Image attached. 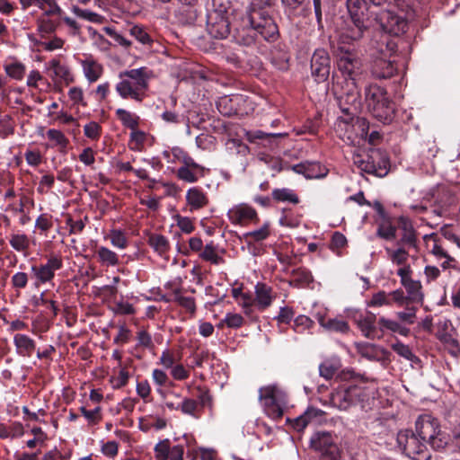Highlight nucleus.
Instances as JSON below:
<instances>
[{
	"label": "nucleus",
	"instance_id": "f257e3e1",
	"mask_svg": "<svg viewBox=\"0 0 460 460\" xmlns=\"http://www.w3.org/2000/svg\"><path fill=\"white\" fill-rule=\"evenodd\" d=\"M235 43L244 47L256 44L259 37L267 42H275L279 38V30L276 21L268 22L261 14L245 13L234 23L231 32Z\"/></svg>",
	"mask_w": 460,
	"mask_h": 460
},
{
	"label": "nucleus",
	"instance_id": "f03ea898",
	"mask_svg": "<svg viewBox=\"0 0 460 460\" xmlns=\"http://www.w3.org/2000/svg\"><path fill=\"white\" fill-rule=\"evenodd\" d=\"M417 429L422 438L429 441L433 450L460 453V422L451 429L450 433H447L442 430L438 419L429 414H423L417 419Z\"/></svg>",
	"mask_w": 460,
	"mask_h": 460
},
{
	"label": "nucleus",
	"instance_id": "7ed1b4c3",
	"mask_svg": "<svg viewBox=\"0 0 460 460\" xmlns=\"http://www.w3.org/2000/svg\"><path fill=\"white\" fill-rule=\"evenodd\" d=\"M347 16L340 35L343 44L355 45L369 32L371 19L369 6L364 0H346Z\"/></svg>",
	"mask_w": 460,
	"mask_h": 460
},
{
	"label": "nucleus",
	"instance_id": "20e7f679",
	"mask_svg": "<svg viewBox=\"0 0 460 460\" xmlns=\"http://www.w3.org/2000/svg\"><path fill=\"white\" fill-rule=\"evenodd\" d=\"M152 74L146 66L122 71L119 75L120 81L116 84V92L124 100L140 103L146 97Z\"/></svg>",
	"mask_w": 460,
	"mask_h": 460
},
{
	"label": "nucleus",
	"instance_id": "39448f33",
	"mask_svg": "<svg viewBox=\"0 0 460 460\" xmlns=\"http://www.w3.org/2000/svg\"><path fill=\"white\" fill-rule=\"evenodd\" d=\"M365 100L372 116L384 124H390L395 114L394 102L386 90L376 84L365 88Z\"/></svg>",
	"mask_w": 460,
	"mask_h": 460
},
{
	"label": "nucleus",
	"instance_id": "423d86ee",
	"mask_svg": "<svg viewBox=\"0 0 460 460\" xmlns=\"http://www.w3.org/2000/svg\"><path fill=\"white\" fill-rule=\"evenodd\" d=\"M353 164L363 172L385 177L390 170V159L385 150L376 147L359 149L353 155Z\"/></svg>",
	"mask_w": 460,
	"mask_h": 460
},
{
	"label": "nucleus",
	"instance_id": "0eeeda50",
	"mask_svg": "<svg viewBox=\"0 0 460 460\" xmlns=\"http://www.w3.org/2000/svg\"><path fill=\"white\" fill-rule=\"evenodd\" d=\"M340 85L341 88V92H336V94L338 106L343 115L338 118V122L349 125L360 111V87L353 82H349L348 85Z\"/></svg>",
	"mask_w": 460,
	"mask_h": 460
},
{
	"label": "nucleus",
	"instance_id": "6e6552de",
	"mask_svg": "<svg viewBox=\"0 0 460 460\" xmlns=\"http://www.w3.org/2000/svg\"><path fill=\"white\" fill-rule=\"evenodd\" d=\"M416 431L411 429L401 430L397 434V443L403 453L412 460H430L431 452L427 447L429 441L423 439L417 429Z\"/></svg>",
	"mask_w": 460,
	"mask_h": 460
},
{
	"label": "nucleus",
	"instance_id": "1a4fd4ad",
	"mask_svg": "<svg viewBox=\"0 0 460 460\" xmlns=\"http://www.w3.org/2000/svg\"><path fill=\"white\" fill-rule=\"evenodd\" d=\"M339 49L337 66L343 76V81L337 82L336 86L340 84L348 85L349 82L358 84L362 72L361 59L349 49H345L343 47Z\"/></svg>",
	"mask_w": 460,
	"mask_h": 460
},
{
	"label": "nucleus",
	"instance_id": "9d476101",
	"mask_svg": "<svg viewBox=\"0 0 460 460\" xmlns=\"http://www.w3.org/2000/svg\"><path fill=\"white\" fill-rule=\"evenodd\" d=\"M310 448L319 455L321 460L334 457L341 451L336 436L330 431H316L310 438Z\"/></svg>",
	"mask_w": 460,
	"mask_h": 460
},
{
	"label": "nucleus",
	"instance_id": "9b49d317",
	"mask_svg": "<svg viewBox=\"0 0 460 460\" xmlns=\"http://www.w3.org/2000/svg\"><path fill=\"white\" fill-rule=\"evenodd\" d=\"M63 267V261L60 255L51 254L48 257L45 264L31 266V272L36 278L35 286L39 287L51 281L55 277V271Z\"/></svg>",
	"mask_w": 460,
	"mask_h": 460
},
{
	"label": "nucleus",
	"instance_id": "f8f14e48",
	"mask_svg": "<svg viewBox=\"0 0 460 460\" xmlns=\"http://www.w3.org/2000/svg\"><path fill=\"white\" fill-rule=\"evenodd\" d=\"M377 20L382 30L388 35L399 36L408 28V22L404 17L389 10L381 12Z\"/></svg>",
	"mask_w": 460,
	"mask_h": 460
},
{
	"label": "nucleus",
	"instance_id": "ddd939ff",
	"mask_svg": "<svg viewBox=\"0 0 460 460\" xmlns=\"http://www.w3.org/2000/svg\"><path fill=\"white\" fill-rule=\"evenodd\" d=\"M331 70V59L323 49H316L311 58V74L317 83L325 82Z\"/></svg>",
	"mask_w": 460,
	"mask_h": 460
},
{
	"label": "nucleus",
	"instance_id": "4468645a",
	"mask_svg": "<svg viewBox=\"0 0 460 460\" xmlns=\"http://www.w3.org/2000/svg\"><path fill=\"white\" fill-rule=\"evenodd\" d=\"M207 31L215 39H226L232 31L228 16L209 12L207 18Z\"/></svg>",
	"mask_w": 460,
	"mask_h": 460
},
{
	"label": "nucleus",
	"instance_id": "2eb2a0df",
	"mask_svg": "<svg viewBox=\"0 0 460 460\" xmlns=\"http://www.w3.org/2000/svg\"><path fill=\"white\" fill-rule=\"evenodd\" d=\"M397 230L400 232L396 245L408 247V249L417 250L418 234L412 222L406 217H400L397 220Z\"/></svg>",
	"mask_w": 460,
	"mask_h": 460
},
{
	"label": "nucleus",
	"instance_id": "dca6fc26",
	"mask_svg": "<svg viewBox=\"0 0 460 460\" xmlns=\"http://www.w3.org/2000/svg\"><path fill=\"white\" fill-rule=\"evenodd\" d=\"M227 217L232 224L241 226H246L249 223H258L260 221L256 210L245 203L233 207L228 210Z\"/></svg>",
	"mask_w": 460,
	"mask_h": 460
},
{
	"label": "nucleus",
	"instance_id": "f3484780",
	"mask_svg": "<svg viewBox=\"0 0 460 460\" xmlns=\"http://www.w3.org/2000/svg\"><path fill=\"white\" fill-rule=\"evenodd\" d=\"M326 413L321 409L310 406L306 411L292 421V427L296 431H303L309 424H321Z\"/></svg>",
	"mask_w": 460,
	"mask_h": 460
},
{
	"label": "nucleus",
	"instance_id": "a211bd4d",
	"mask_svg": "<svg viewBox=\"0 0 460 460\" xmlns=\"http://www.w3.org/2000/svg\"><path fill=\"white\" fill-rule=\"evenodd\" d=\"M370 71L376 79H389L397 73V67L394 61L385 57H377L373 60Z\"/></svg>",
	"mask_w": 460,
	"mask_h": 460
},
{
	"label": "nucleus",
	"instance_id": "6ab92c4d",
	"mask_svg": "<svg viewBox=\"0 0 460 460\" xmlns=\"http://www.w3.org/2000/svg\"><path fill=\"white\" fill-rule=\"evenodd\" d=\"M354 321L366 338L374 340L382 336V334H378L379 329L376 324V316L375 314L371 312H367L366 315L360 314L358 317H354Z\"/></svg>",
	"mask_w": 460,
	"mask_h": 460
},
{
	"label": "nucleus",
	"instance_id": "aec40b11",
	"mask_svg": "<svg viewBox=\"0 0 460 460\" xmlns=\"http://www.w3.org/2000/svg\"><path fill=\"white\" fill-rule=\"evenodd\" d=\"M292 170L298 174H303L307 179L323 178L328 173V170L319 162H302L293 165Z\"/></svg>",
	"mask_w": 460,
	"mask_h": 460
},
{
	"label": "nucleus",
	"instance_id": "412c9836",
	"mask_svg": "<svg viewBox=\"0 0 460 460\" xmlns=\"http://www.w3.org/2000/svg\"><path fill=\"white\" fill-rule=\"evenodd\" d=\"M255 293V306L261 311H264L272 305L276 298V294L273 288L266 283L258 282L254 287Z\"/></svg>",
	"mask_w": 460,
	"mask_h": 460
},
{
	"label": "nucleus",
	"instance_id": "4be33fe9",
	"mask_svg": "<svg viewBox=\"0 0 460 460\" xmlns=\"http://www.w3.org/2000/svg\"><path fill=\"white\" fill-rule=\"evenodd\" d=\"M358 353L370 361H389L390 352L374 344L361 343L357 345Z\"/></svg>",
	"mask_w": 460,
	"mask_h": 460
},
{
	"label": "nucleus",
	"instance_id": "5701e85b",
	"mask_svg": "<svg viewBox=\"0 0 460 460\" xmlns=\"http://www.w3.org/2000/svg\"><path fill=\"white\" fill-rule=\"evenodd\" d=\"M243 101L242 95H226L218 99L217 108L223 116L231 117L238 113V106Z\"/></svg>",
	"mask_w": 460,
	"mask_h": 460
},
{
	"label": "nucleus",
	"instance_id": "b1692460",
	"mask_svg": "<svg viewBox=\"0 0 460 460\" xmlns=\"http://www.w3.org/2000/svg\"><path fill=\"white\" fill-rule=\"evenodd\" d=\"M357 390V386H349L345 389L338 390L331 394V403L340 410H347L353 403V392Z\"/></svg>",
	"mask_w": 460,
	"mask_h": 460
},
{
	"label": "nucleus",
	"instance_id": "393cba45",
	"mask_svg": "<svg viewBox=\"0 0 460 460\" xmlns=\"http://www.w3.org/2000/svg\"><path fill=\"white\" fill-rule=\"evenodd\" d=\"M64 11L59 14H54L46 18H37L38 31L41 33L51 34L62 28V18Z\"/></svg>",
	"mask_w": 460,
	"mask_h": 460
},
{
	"label": "nucleus",
	"instance_id": "a878e982",
	"mask_svg": "<svg viewBox=\"0 0 460 460\" xmlns=\"http://www.w3.org/2000/svg\"><path fill=\"white\" fill-rule=\"evenodd\" d=\"M276 0H252L246 11L251 13L261 14L262 19L268 22L275 21L271 7Z\"/></svg>",
	"mask_w": 460,
	"mask_h": 460
},
{
	"label": "nucleus",
	"instance_id": "bb28decb",
	"mask_svg": "<svg viewBox=\"0 0 460 460\" xmlns=\"http://www.w3.org/2000/svg\"><path fill=\"white\" fill-rule=\"evenodd\" d=\"M186 201L190 211H193L205 208L208 204V198L200 188L192 187L187 190Z\"/></svg>",
	"mask_w": 460,
	"mask_h": 460
},
{
	"label": "nucleus",
	"instance_id": "cd10ccee",
	"mask_svg": "<svg viewBox=\"0 0 460 460\" xmlns=\"http://www.w3.org/2000/svg\"><path fill=\"white\" fill-rule=\"evenodd\" d=\"M13 344L17 354L22 357H31L36 349L35 341L26 334L16 333L13 336Z\"/></svg>",
	"mask_w": 460,
	"mask_h": 460
},
{
	"label": "nucleus",
	"instance_id": "c85d7f7f",
	"mask_svg": "<svg viewBox=\"0 0 460 460\" xmlns=\"http://www.w3.org/2000/svg\"><path fill=\"white\" fill-rule=\"evenodd\" d=\"M259 400L264 401L267 407H270V410L274 417H281L283 415V410L277 404V399L275 396V388L271 386L262 387L260 389Z\"/></svg>",
	"mask_w": 460,
	"mask_h": 460
},
{
	"label": "nucleus",
	"instance_id": "c756f323",
	"mask_svg": "<svg viewBox=\"0 0 460 460\" xmlns=\"http://www.w3.org/2000/svg\"><path fill=\"white\" fill-rule=\"evenodd\" d=\"M379 332L383 334L385 332L389 331L394 333H398L403 337H408L411 333L410 328L401 323L380 317L377 322Z\"/></svg>",
	"mask_w": 460,
	"mask_h": 460
},
{
	"label": "nucleus",
	"instance_id": "7c9ffc66",
	"mask_svg": "<svg viewBox=\"0 0 460 460\" xmlns=\"http://www.w3.org/2000/svg\"><path fill=\"white\" fill-rule=\"evenodd\" d=\"M292 279L288 281L291 287L303 288L309 286L314 281V278L310 270L305 268H297L291 271Z\"/></svg>",
	"mask_w": 460,
	"mask_h": 460
},
{
	"label": "nucleus",
	"instance_id": "2f4dec72",
	"mask_svg": "<svg viewBox=\"0 0 460 460\" xmlns=\"http://www.w3.org/2000/svg\"><path fill=\"white\" fill-rule=\"evenodd\" d=\"M176 176L181 181L189 183H194L205 176V168L202 165H199V169H192L190 167H179L176 172Z\"/></svg>",
	"mask_w": 460,
	"mask_h": 460
},
{
	"label": "nucleus",
	"instance_id": "473e14b6",
	"mask_svg": "<svg viewBox=\"0 0 460 460\" xmlns=\"http://www.w3.org/2000/svg\"><path fill=\"white\" fill-rule=\"evenodd\" d=\"M290 54L280 47H275L271 51V64L281 71H287L289 68Z\"/></svg>",
	"mask_w": 460,
	"mask_h": 460
},
{
	"label": "nucleus",
	"instance_id": "72a5a7b5",
	"mask_svg": "<svg viewBox=\"0 0 460 460\" xmlns=\"http://www.w3.org/2000/svg\"><path fill=\"white\" fill-rule=\"evenodd\" d=\"M95 254L98 261L104 267H114L119 262L118 254L105 246L97 247Z\"/></svg>",
	"mask_w": 460,
	"mask_h": 460
},
{
	"label": "nucleus",
	"instance_id": "f704fd0d",
	"mask_svg": "<svg viewBox=\"0 0 460 460\" xmlns=\"http://www.w3.org/2000/svg\"><path fill=\"white\" fill-rule=\"evenodd\" d=\"M341 367L339 358H329L319 366V374L326 380H331Z\"/></svg>",
	"mask_w": 460,
	"mask_h": 460
},
{
	"label": "nucleus",
	"instance_id": "c9c22d12",
	"mask_svg": "<svg viewBox=\"0 0 460 460\" xmlns=\"http://www.w3.org/2000/svg\"><path fill=\"white\" fill-rule=\"evenodd\" d=\"M147 243L159 255H164L170 250V243L168 239L160 234H150L148 236Z\"/></svg>",
	"mask_w": 460,
	"mask_h": 460
},
{
	"label": "nucleus",
	"instance_id": "e433bc0d",
	"mask_svg": "<svg viewBox=\"0 0 460 460\" xmlns=\"http://www.w3.org/2000/svg\"><path fill=\"white\" fill-rule=\"evenodd\" d=\"M83 68L85 77L90 83L97 81L103 73V67L94 60L83 61Z\"/></svg>",
	"mask_w": 460,
	"mask_h": 460
},
{
	"label": "nucleus",
	"instance_id": "4c0bfd02",
	"mask_svg": "<svg viewBox=\"0 0 460 460\" xmlns=\"http://www.w3.org/2000/svg\"><path fill=\"white\" fill-rule=\"evenodd\" d=\"M24 429L21 422L14 421L10 426L0 423V438H16L23 435Z\"/></svg>",
	"mask_w": 460,
	"mask_h": 460
},
{
	"label": "nucleus",
	"instance_id": "58836bf2",
	"mask_svg": "<svg viewBox=\"0 0 460 460\" xmlns=\"http://www.w3.org/2000/svg\"><path fill=\"white\" fill-rule=\"evenodd\" d=\"M116 116L121 124L129 129H136L139 125V117L130 111L119 108L116 111Z\"/></svg>",
	"mask_w": 460,
	"mask_h": 460
},
{
	"label": "nucleus",
	"instance_id": "ea45409f",
	"mask_svg": "<svg viewBox=\"0 0 460 460\" xmlns=\"http://www.w3.org/2000/svg\"><path fill=\"white\" fill-rule=\"evenodd\" d=\"M49 68L53 69L54 75L60 77L66 84L74 82V77L67 66L60 63L59 59L53 58L49 61Z\"/></svg>",
	"mask_w": 460,
	"mask_h": 460
},
{
	"label": "nucleus",
	"instance_id": "a19ab883",
	"mask_svg": "<svg viewBox=\"0 0 460 460\" xmlns=\"http://www.w3.org/2000/svg\"><path fill=\"white\" fill-rule=\"evenodd\" d=\"M71 11L77 18L93 23H102L104 21V17L102 15L88 9H82L77 5H73L71 7Z\"/></svg>",
	"mask_w": 460,
	"mask_h": 460
},
{
	"label": "nucleus",
	"instance_id": "79ce46f5",
	"mask_svg": "<svg viewBox=\"0 0 460 460\" xmlns=\"http://www.w3.org/2000/svg\"><path fill=\"white\" fill-rule=\"evenodd\" d=\"M402 285L405 288L408 293V298L411 302H422L423 295L420 291L421 285L420 281L413 280L412 279H408Z\"/></svg>",
	"mask_w": 460,
	"mask_h": 460
},
{
	"label": "nucleus",
	"instance_id": "37998d69",
	"mask_svg": "<svg viewBox=\"0 0 460 460\" xmlns=\"http://www.w3.org/2000/svg\"><path fill=\"white\" fill-rule=\"evenodd\" d=\"M272 199L277 202L299 203L298 196L292 190L288 188L274 189L272 190Z\"/></svg>",
	"mask_w": 460,
	"mask_h": 460
},
{
	"label": "nucleus",
	"instance_id": "c03bdc74",
	"mask_svg": "<svg viewBox=\"0 0 460 460\" xmlns=\"http://www.w3.org/2000/svg\"><path fill=\"white\" fill-rule=\"evenodd\" d=\"M396 246L397 248L395 250L385 248V252L393 263L396 265H404L408 260L410 249L401 245Z\"/></svg>",
	"mask_w": 460,
	"mask_h": 460
},
{
	"label": "nucleus",
	"instance_id": "a18cd8bd",
	"mask_svg": "<svg viewBox=\"0 0 460 460\" xmlns=\"http://www.w3.org/2000/svg\"><path fill=\"white\" fill-rule=\"evenodd\" d=\"M391 348L395 353L406 360L412 363L420 362V358L412 352L411 349L408 345L397 341L395 343L391 345Z\"/></svg>",
	"mask_w": 460,
	"mask_h": 460
},
{
	"label": "nucleus",
	"instance_id": "49530a36",
	"mask_svg": "<svg viewBox=\"0 0 460 460\" xmlns=\"http://www.w3.org/2000/svg\"><path fill=\"white\" fill-rule=\"evenodd\" d=\"M378 45L379 52L382 55L381 57L385 58H386V56H391L394 53H395L398 48L396 40L391 38V35L383 36Z\"/></svg>",
	"mask_w": 460,
	"mask_h": 460
},
{
	"label": "nucleus",
	"instance_id": "de8ad7c7",
	"mask_svg": "<svg viewBox=\"0 0 460 460\" xmlns=\"http://www.w3.org/2000/svg\"><path fill=\"white\" fill-rule=\"evenodd\" d=\"M270 234V224L265 222L259 229L244 234L246 241L261 242L267 239Z\"/></svg>",
	"mask_w": 460,
	"mask_h": 460
},
{
	"label": "nucleus",
	"instance_id": "09e8293b",
	"mask_svg": "<svg viewBox=\"0 0 460 460\" xmlns=\"http://www.w3.org/2000/svg\"><path fill=\"white\" fill-rule=\"evenodd\" d=\"M397 228V226H393L390 222L384 220L377 227L376 235L386 241L394 240L396 237Z\"/></svg>",
	"mask_w": 460,
	"mask_h": 460
},
{
	"label": "nucleus",
	"instance_id": "8fccbe9b",
	"mask_svg": "<svg viewBox=\"0 0 460 460\" xmlns=\"http://www.w3.org/2000/svg\"><path fill=\"white\" fill-rule=\"evenodd\" d=\"M39 7L42 13L38 18H46L53 16L54 14H59L60 11H62L61 7L55 0H42Z\"/></svg>",
	"mask_w": 460,
	"mask_h": 460
},
{
	"label": "nucleus",
	"instance_id": "3c124183",
	"mask_svg": "<svg viewBox=\"0 0 460 460\" xmlns=\"http://www.w3.org/2000/svg\"><path fill=\"white\" fill-rule=\"evenodd\" d=\"M172 155L180 163L182 164L181 167H190L192 169H199L200 164L196 163L194 159L184 150L179 147L173 148Z\"/></svg>",
	"mask_w": 460,
	"mask_h": 460
},
{
	"label": "nucleus",
	"instance_id": "603ef678",
	"mask_svg": "<svg viewBox=\"0 0 460 460\" xmlns=\"http://www.w3.org/2000/svg\"><path fill=\"white\" fill-rule=\"evenodd\" d=\"M181 411L183 414L190 415L194 418L199 417V405L198 401L191 398H184L182 402L180 403Z\"/></svg>",
	"mask_w": 460,
	"mask_h": 460
},
{
	"label": "nucleus",
	"instance_id": "864d4df0",
	"mask_svg": "<svg viewBox=\"0 0 460 460\" xmlns=\"http://www.w3.org/2000/svg\"><path fill=\"white\" fill-rule=\"evenodd\" d=\"M146 140V134L137 128L132 129L130 133L129 147L134 151H141Z\"/></svg>",
	"mask_w": 460,
	"mask_h": 460
},
{
	"label": "nucleus",
	"instance_id": "5fc2aeb1",
	"mask_svg": "<svg viewBox=\"0 0 460 460\" xmlns=\"http://www.w3.org/2000/svg\"><path fill=\"white\" fill-rule=\"evenodd\" d=\"M174 298L173 300L181 307L185 308L187 311L194 314L196 311V304L194 297L191 296H183L181 295V290L179 288L174 289L173 291Z\"/></svg>",
	"mask_w": 460,
	"mask_h": 460
},
{
	"label": "nucleus",
	"instance_id": "6e6d98bb",
	"mask_svg": "<svg viewBox=\"0 0 460 460\" xmlns=\"http://www.w3.org/2000/svg\"><path fill=\"white\" fill-rule=\"evenodd\" d=\"M8 76L15 80H22L25 75V66L21 62H13L4 66Z\"/></svg>",
	"mask_w": 460,
	"mask_h": 460
},
{
	"label": "nucleus",
	"instance_id": "4d7b16f0",
	"mask_svg": "<svg viewBox=\"0 0 460 460\" xmlns=\"http://www.w3.org/2000/svg\"><path fill=\"white\" fill-rule=\"evenodd\" d=\"M47 137L50 141L55 142L56 146L61 148V151L65 150L69 144L67 137L58 129H49L47 131Z\"/></svg>",
	"mask_w": 460,
	"mask_h": 460
},
{
	"label": "nucleus",
	"instance_id": "13d9d810",
	"mask_svg": "<svg viewBox=\"0 0 460 460\" xmlns=\"http://www.w3.org/2000/svg\"><path fill=\"white\" fill-rule=\"evenodd\" d=\"M301 219L299 217H295L292 210L289 208H284L282 210V216L279 218V224L282 226L295 228L300 225Z\"/></svg>",
	"mask_w": 460,
	"mask_h": 460
},
{
	"label": "nucleus",
	"instance_id": "bf43d9fd",
	"mask_svg": "<svg viewBox=\"0 0 460 460\" xmlns=\"http://www.w3.org/2000/svg\"><path fill=\"white\" fill-rule=\"evenodd\" d=\"M10 245L18 252L29 249L30 240L26 234H13L10 239Z\"/></svg>",
	"mask_w": 460,
	"mask_h": 460
},
{
	"label": "nucleus",
	"instance_id": "052dcab7",
	"mask_svg": "<svg viewBox=\"0 0 460 460\" xmlns=\"http://www.w3.org/2000/svg\"><path fill=\"white\" fill-rule=\"evenodd\" d=\"M313 325V320L306 315L300 314L294 320L293 329L297 333H303L304 332L310 330Z\"/></svg>",
	"mask_w": 460,
	"mask_h": 460
},
{
	"label": "nucleus",
	"instance_id": "680f3d73",
	"mask_svg": "<svg viewBox=\"0 0 460 460\" xmlns=\"http://www.w3.org/2000/svg\"><path fill=\"white\" fill-rule=\"evenodd\" d=\"M66 26L68 34L77 36L81 33V24L74 18H71L64 12L62 18V27Z\"/></svg>",
	"mask_w": 460,
	"mask_h": 460
},
{
	"label": "nucleus",
	"instance_id": "e2e57ef3",
	"mask_svg": "<svg viewBox=\"0 0 460 460\" xmlns=\"http://www.w3.org/2000/svg\"><path fill=\"white\" fill-rule=\"evenodd\" d=\"M130 35L144 45L150 46L153 42L150 35L140 26L135 25L130 29Z\"/></svg>",
	"mask_w": 460,
	"mask_h": 460
},
{
	"label": "nucleus",
	"instance_id": "0e129e2a",
	"mask_svg": "<svg viewBox=\"0 0 460 460\" xmlns=\"http://www.w3.org/2000/svg\"><path fill=\"white\" fill-rule=\"evenodd\" d=\"M223 323H225L228 328L238 329L243 325L244 319L240 314L227 313L223 319Z\"/></svg>",
	"mask_w": 460,
	"mask_h": 460
},
{
	"label": "nucleus",
	"instance_id": "69168bd1",
	"mask_svg": "<svg viewBox=\"0 0 460 460\" xmlns=\"http://www.w3.org/2000/svg\"><path fill=\"white\" fill-rule=\"evenodd\" d=\"M174 218L176 220L177 226L181 229L182 233L191 234L195 230L193 221L190 217L176 215Z\"/></svg>",
	"mask_w": 460,
	"mask_h": 460
},
{
	"label": "nucleus",
	"instance_id": "338daca9",
	"mask_svg": "<svg viewBox=\"0 0 460 460\" xmlns=\"http://www.w3.org/2000/svg\"><path fill=\"white\" fill-rule=\"evenodd\" d=\"M391 298L389 293H385V291H379L373 295L371 300L368 302L369 306H382V305H391Z\"/></svg>",
	"mask_w": 460,
	"mask_h": 460
},
{
	"label": "nucleus",
	"instance_id": "774afa93",
	"mask_svg": "<svg viewBox=\"0 0 460 460\" xmlns=\"http://www.w3.org/2000/svg\"><path fill=\"white\" fill-rule=\"evenodd\" d=\"M85 137L93 140H98L102 134V127L95 121H91L84 127Z\"/></svg>",
	"mask_w": 460,
	"mask_h": 460
}]
</instances>
